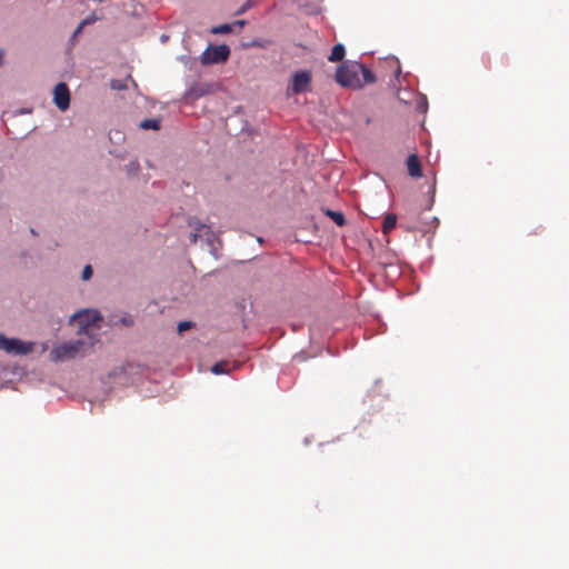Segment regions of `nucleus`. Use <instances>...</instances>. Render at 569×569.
<instances>
[{"label":"nucleus","mask_w":569,"mask_h":569,"mask_svg":"<svg viewBox=\"0 0 569 569\" xmlns=\"http://www.w3.org/2000/svg\"><path fill=\"white\" fill-rule=\"evenodd\" d=\"M326 214L330 217L337 226L342 227L346 224V218L342 212L327 210Z\"/></svg>","instance_id":"nucleus-13"},{"label":"nucleus","mask_w":569,"mask_h":569,"mask_svg":"<svg viewBox=\"0 0 569 569\" xmlns=\"http://www.w3.org/2000/svg\"><path fill=\"white\" fill-rule=\"evenodd\" d=\"M53 101L56 106L64 111L70 106V91L64 82H59L53 90Z\"/></svg>","instance_id":"nucleus-8"},{"label":"nucleus","mask_w":569,"mask_h":569,"mask_svg":"<svg viewBox=\"0 0 569 569\" xmlns=\"http://www.w3.org/2000/svg\"><path fill=\"white\" fill-rule=\"evenodd\" d=\"M192 326L193 323L191 321H181L178 323L177 329L179 333H182L183 331L189 330Z\"/></svg>","instance_id":"nucleus-17"},{"label":"nucleus","mask_w":569,"mask_h":569,"mask_svg":"<svg viewBox=\"0 0 569 569\" xmlns=\"http://www.w3.org/2000/svg\"><path fill=\"white\" fill-rule=\"evenodd\" d=\"M189 226L193 228L190 234V241L196 243L198 239H204L207 243L213 249L217 236L207 224L200 223L198 220L190 219Z\"/></svg>","instance_id":"nucleus-5"},{"label":"nucleus","mask_w":569,"mask_h":569,"mask_svg":"<svg viewBox=\"0 0 569 569\" xmlns=\"http://www.w3.org/2000/svg\"><path fill=\"white\" fill-rule=\"evenodd\" d=\"M244 23H246V22H244L243 20H238V21H236L233 24H234V26H239V27H243V26H244Z\"/></svg>","instance_id":"nucleus-21"},{"label":"nucleus","mask_w":569,"mask_h":569,"mask_svg":"<svg viewBox=\"0 0 569 569\" xmlns=\"http://www.w3.org/2000/svg\"><path fill=\"white\" fill-rule=\"evenodd\" d=\"M230 56V49L226 44L209 46L201 56L203 64H214L227 61Z\"/></svg>","instance_id":"nucleus-6"},{"label":"nucleus","mask_w":569,"mask_h":569,"mask_svg":"<svg viewBox=\"0 0 569 569\" xmlns=\"http://www.w3.org/2000/svg\"><path fill=\"white\" fill-rule=\"evenodd\" d=\"M92 276V268L90 264H87L82 270V279L89 280Z\"/></svg>","instance_id":"nucleus-18"},{"label":"nucleus","mask_w":569,"mask_h":569,"mask_svg":"<svg viewBox=\"0 0 569 569\" xmlns=\"http://www.w3.org/2000/svg\"><path fill=\"white\" fill-rule=\"evenodd\" d=\"M252 6L251 1H247L238 11V13H243L247 9H249Z\"/></svg>","instance_id":"nucleus-20"},{"label":"nucleus","mask_w":569,"mask_h":569,"mask_svg":"<svg viewBox=\"0 0 569 569\" xmlns=\"http://www.w3.org/2000/svg\"><path fill=\"white\" fill-rule=\"evenodd\" d=\"M360 70L361 63L343 62L338 67L335 79L342 87L359 89L362 87Z\"/></svg>","instance_id":"nucleus-1"},{"label":"nucleus","mask_w":569,"mask_h":569,"mask_svg":"<svg viewBox=\"0 0 569 569\" xmlns=\"http://www.w3.org/2000/svg\"><path fill=\"white\" fill-rule=\"evenodd\" d=\"M100 320H101V316L98 310L84 309V310H81V311L74 313L71 317L70 322L71 323L74 322L78 325V327H79L78 333L79 335H81V333L88 335L90 328L93 327Z\"/></svg>","instance_id":"nucleus-4"},{"label":"nucleus","mask_w":569,"mask_h":569,"mask_svg":"<svg viewBox=\"0 0 569 569\" xmlns=\"http://www.w3.org/2000/svg\"><path fill=\"white\" fill-rule=\"evenodd\" d=\"M408 173L413 178L422 176L421 163L417 154L412 153L407 159Z\"/></svg>","instance_id":"nucleus-9"},{"label":"nucleus","mask_w":569,"mask_h":569,"mask_svg":"<svg viewBox=\"0 0 569 569\" xmlns=\"http://www.w3.org/2000/svg\"><path fill=\"white\" fill-rule=\"evenodd\" d=\"M311 73L310 71H298L292 76L291 91L295 94H299L310 90L311 86Z\"/></svg>","instance_id":"nucleus-7"},{"label":"nucleus","mask_w":569,"mask_h":569,"mask_svg":"<svg viewBox=\"0 0 569 569\" xmlns=\"http://www.w3.org/2000/svg\"><path fill=\"white\" fill-rule=\"evenodd\" d=\"M34 345L32 342H23L17 338H8L0 333V349L9 355L23 356L33 351Z\"/></svg>","instance_id":"nucleus-3"},{"label":"nucleus","mask_w":569,"mask_h":569,"mask_svg":"<svg viewBox=\"0 0 569 569\" xmlns=\"http://www.w3.org/2000/svg\"><path fill=\"white\" fill-rule=\"evenodd\" d=\"M227 366H228V363L226 361L217 362L216 365L212 366L211 371L214 375L227 373L229 371Z\"/></svg>","instance_id":"nucleus-15"},{"label":"nucleus","mask_w":569,"mask_h":569,"mask_svg":"<svg viewBox=\"0 0 569 569\" xmlns=\"http://www.w3.org/2000/svg\"><path fill=\"white\" fill-rule=\"evenodd\" d=\"M140 128L143 130H159L160 129V120L159 119H144L140 123Z\"/></svg>","instance_id":"nucleus-14"},{"label":"nucleus","mask_w":569,"mask_h":569,"mask_svg":"<svg viewBox=\"0 0 569 569\" xmlns=\"http://www.w3.org/2000/svg\"><path fill=\"white\" fill-rule=\"evenodd\" d=\"M87 19H88V24H89V23H91V22H93V21L96 20V18H93V17H92V18H91V17H88Z\"/></svg>","instance_id":"nucleus-22"},{"label":"nucleus","mask_w":569,"mask_h":569,"mask_svg":"<svg viewBox=\"0 0 569 569\" xmlns=\"http://www.w3.org/2000/svg\"><path fill=\"white\" fill-rule=\"evenodd\" d=\"M87 346L88 343L82 339L63 342L60 346L52 349L50 356L51 359L54 361L73 359L77 356L82 355Z\"/></svg>","instance_id":"nucleus-2"},{"label":"nucleus","mask_w":569,"mask_h":569,"mask_svg":"<svg viewBox=\"0 0 569 569\" xmlns=\"http://www.w3.org/2000/svg\"><path fill=\"white\" fill-rule=\"evenodd\" d=\"M360 74L362 76L361 82L362 86L367 83H373L376 81V77L370 69L366 66L361 64Z\"/></svg>","instance_id":"nucleus-12"},{"label":"nucleus","mask_w":569,"mask_h":569,"mask_svg":"<svg viewBox=\"0 0 569 569\" xmlns=\"http://www.w3.org/2000/svg\"><path fill=\"white\" fill-rule=\"evenodd\" d=\"M396 223H397L396 214H392V213L387 214L383 219L382 231L385 233H389L396 227Z\"/></svg>","instance_id":"nucleus-11"},{"label":"nucleus","mask_w":569,"mask_h":569,"mask_svg":"<svg viewBox=\"0 0 569 569\" xmlns=\"http://www.w3.org/2000/svg\"><path fill=\"white\" fill-rule=\"evenodd\" d=\"M88 24V19H83L73 32V38L81 33L84 26Z\"/></svg>","instance_id":"nucleus-19"},{"label":"nucleus","mask_w":569,"mask_h":569,"mask_svg":"<svg viewBox=\"0 0 569 569\" xmlns=\"http://www.w3.org/2000/svg\"><path fill=\"white\" fill-rule=\"evenodd\" d=\"M231 30H232V26L226 23V24H220V26L213 27L211 32L214 34H222V33L231 32Z\"/></svg>","instance_id":"nucleus-16"},{"label":"nucleus","mask_w":569,"mask_h":569,"mask_svg":"<svg viewBox=\"0 0 569 569\" xmlns=\"http://www.w3.org/2000/svg\"><path fill=\"white\" fill-rule=\"evenodd\" d=\"M345 54H346L345 46L341 43H338L332 48L331 53L328 57V60L331 62H338L345 58Z\"/></svg>","instance_id":"nucleus-10"},{"label":"nucleus","mask_w":569,"mask_h":569,"mask_svg":"<svg viewBox=\"0 0 569 569\" xmlns=\"http://www.w3.org/2000/svg\"><path fill=\"white\" fill-rule=\"evenodd\" d=\"M2 63V52L0 51V64Z\"/></svg>","instance_id":"nucleus-23"}]
</instances>
